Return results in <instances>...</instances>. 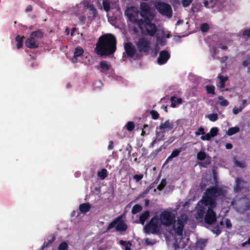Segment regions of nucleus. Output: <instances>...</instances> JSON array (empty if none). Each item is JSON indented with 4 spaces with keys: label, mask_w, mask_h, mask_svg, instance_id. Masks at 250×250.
Returning <instances> with one entry per match:
<instances>
[{
    "label": "nucleus",
    "mask_w": 250,
    "mask_h": 250,
    "mask_svg": "<svg viewBox=\"0 0 250 250\" xmlns=\"http://www.w3.org/2000/svg\"><path fill=\"white\" fill-rule=\"evenodd\" d=\"M156 7L159 12L162 15L170 18L172 16V9L168 4L164 2H158L156 5Z\"/></svg>",
    "instance_id": "obj_11"
},
{
    "label": "nucleus",
    "mask_w": 250,
    "mask_h": 250,
    "mask_svg": "<svg viewBox=\"0 0 250 250\" xmlns=\"http://www.w3.org/2000/svg\"><path fill=\"white\" fill-rule=\"evenodd\" d=\"M84 53L83 49L80 46H77L75 48L74 55L71 59V61L73 64L78 62V58L83 56Z\"/></svg>",
    "instance_id": "obj_16"
},
{
    "label": "nucleus",
    "mask_w": 250,
    "mask_h": 250,
    "mask_svg": "<svg viewBox=\"0 0 250 250\" xmlns=\"http://www.w3.org/2000/svg\"><path fill=\"white\" fill-rule=\"evenodd\" d=\"M250 64V58H249L247 59L246 60H245L243 62V66L246 67L248 66Z\"/></svg>",
    "instance_id": "obj_52"
},
{
    "label": "nucleus",
    "mask_w": 250,
    "mask_h": 250,
    "mask_svg": "<svg viewBox=\"0 0 250 250\" xmlns=\"http://www.w3.org/2000/svg\"><path fill=\"white\" fill-rule=\"evenodd\" d=\"M98 176L101 179H104L107 176V170L103 169L98 172Z\"/></svg>",
    "instance_id": "obj_32"
},
{
    "label": "nucleus",
    "mask_w": 250,
    "mask_h": 250,
    "mask_svg": "<svg viewBox=\"0 0 250 250\" xmlns=\"http://www.w3.org/2000/svg\"><path fill=\"white\" fill-rule=\"evenodd\" d=\"M66 34H68L69 33V29L68 28H66L65 31Z\"/></svg>",
    "instance_id": "obj_64"
},
{
    "label": "nucleus",
    "mask_w": 250,
    "mask_h": 250,
    "mask_svg": "<svg viewBox=\"0 0 250 250\" xmlns=\"http://www.w3.org/2000/svg\"><path fill=\"white\" fill-rule=\"evenodd\" d=\"M206 117L210 121L215 122L218 119V115L216 113H211L206 115Z\"/></svg>",
    "instance_id": "obj_34"
},
{
    "label": "nucleus",
    "mask_w": 250,
    "mask_h": 250,
    "mask_svg": "<svg viewBox=\"0 0 250 250\" xmlns=\"http://www.w3.org/2000/svg\"><path fill=\"white\" fill-rule=\"evenodd\" d=\"M141 13L139 14L137 9L134 7H128L125 12V14L128 20L138 25L140 24L144 18L152 17V12L148 5L146 2H142L140 4Z\"/></svg>",
    "instance_id": "obj_3"
},
{
    "label": "nucleus",
    "mask_w": 250,
    "mask_h": 250,
    "mask_svg": "<svg viewBox=\"0 0 250 250\" xmlns=\"http://www.w3.org/2000/svg\"><path fill=\"white\" fill-rule=\"evenodd\" d=\"M153 18V15L152 13L151 18H144L143 20L139 24V26L142 29L144 33H146L150 36H153L157 31L156 26L150 22V20Z\"/></svg>",
    "instance_id": "obj_7"
},
{
    "label": "nucleus",
    "mask_w": 250,
    "mask_h": 250,
    "mask_svg": "<svg viewBox=\"0 0 250 250\" xmlns=\"http://www.w3.org/2000/svg\"><path fill=\"white\" fill-rule=\"evenodd\" d=\"M206 243H207L206 240L204 239H199L197 241V243H196L197 247L200 249H202L206 246Z\"/></svg>",
    "instance_id": "obj_30"
},
{
    "label": "nucleus",
    "mask_w": 250,
    "mask_h": 250,
    "mask_svg": "<svg viewBox=\"0 0 250 250\" xmlns=\"http://www.w3.org/2000/svg\"><path fill=\"white\" fill-rule=\"evenodd\" d=\"M244 108V106H240L239 107H234L233 108V113L234 115H237L241 112Z\"/></svg>",
    "instance_id": "obj_40"
},
{
    "label": "nucleus",
    "mask_w": 250,
    "mask_h": 250,
    "mask_svg": "<svg viewBox=\"0 0 250 250\" xmlns=\"http://www.w3.org/2000/svg\"><path fill=\"white\" fill-rule=\"evenodd\" d=\"M97 5H98V6H99V8H100V9H102V6H101V4H100V1H98V2H97Z\"/></svg>",
    "instance_id": "obj_63"
},
{
    "label": "nucleus",
    "mask_w": 250,
    "mask_h": 250,
    "mask_svg": "<svg viewBox=\"0 0 250 250\" xmlns=\"http://www.w3.org/2000/svg\"><path fill=\"white\" fill-rule=\"evenodd\" d=\"M116 40L111 34H106L101 36L96 44L95 51L100 56L109 55L116 50Z\"/></svg>",
    "instance_id": "obj_2"
},
{
    "label": "nucleus",
    "mask_w": 250,
    "mask_h": 250,
    "mask_svg": "<svg viewBox=\"0 0 250 250\" xmlns=\"http://www.w3.org/2000/svg\"><path fill=\"white\" fill-rule=\"evenodd\" d=\"M204 5L208 8H213L214 6V3L213 0H205L203 2Z\"/></svg>",
    "instance_id": "obj_29"
},
{
    "label": "nucleus",
    "mask_w": 250,
    "mask_h": 250,
    "mask_svg": "<svg viewBox=\"0 0 250 250\" xmlns=\"http://www.w3.org/2000/svg\"><path fill=\"white\" fill-rule=\"evenodd\" d=\"M188 219L187 215L183 214L177 217L176 219L175 218L171 225L172 230L177 235L180 236V239L182 236L184 227Z\"/></svg>",
    "instance_id": "obj_4"
},
{
    "label": "nucleus",
    "mask_w": 250,
    "mask_h": 250,
    "mask_svg": "<svg viewBox=\"0 0 250 250\" xmlns=\"http://www.w3.org/2000/svg\"><path fill=\"white\" fill-rule=\"evenodd\" d=\"M114 227L116 228V230L120 231H125L127 229L126 224L120 218H118L110 223L107 227V229L109 230Z\"/></svg>",
    "instance_id": "obj_13"
},
{
    "label": "nucleus",
    "mask_w": 250,
    "mask_h": 250,
    "mask_svg": "<svg viewBox=\"0 0 250 250\" xmlns=\"http://www.w3.org/2000/svg\"><path fill=\"white\" fill-rule=\"evenodd\" d=\"M195 135L196 136H199L201 134H205V132H204V129L203 127H200L198 130L197 131L195 132Z\"/></svg>",
    "instance_id": "obj_46"
},
{
    "label": "nucleus",
    "mask_w": 250,
    "mask_h": 250,
    "mask_svg": "<svg viewBox=\"0 0 250 250\" xmlns=\"http://www.w3.org/2000/svg\"><path fill=\"white\" fill-rule=\"evenodd\" d=\"M27 11H30L32 10V7L31 6H29L26 9Z\"/></svg>",
    "instance_id": "obj_62"
},
{
    "label": "nucleus",
    "mask_w": 250,
    "mask_h": 250,
    "mask_svg": "<svg viewBox=\"0 0 250 250\" xmlns=\"http://www.w3.org/2000/svg\"><path fill=\"white\" fill-rule=\"evenodd\" d=\"M152 118L153 119H156L159 117V114L156 111L152 110L150 112Z\"/></svg>",
    "instance_id": "obj_49"
},
{
    "label": "nucleus",
    "mask_w": 250,
    "mask_h": 250,
    "mask_svg": "<svg viewBox=\"0 0 250 250\" xmlns=\"http://www.w3.org/2000/svg\"><path fill=\"white\" fill-rule=\"evenodd\" d=\"M157 31V43L155 48V54H157L160 49L159 44L161 45L165 44L164 39L165 38H168L170 36L168 31H165L163 29H159Z\"/></svg>",
    "instance_id": "obj_10"
},
{
    "label": "nucleus",
    "mask_w": 250,
    "mask_h": 250,
    "mask_svg": "<svg viewBox=\"0 0 250 250\" xmlns=\"http://www.w3.org/2000/svg\"><path fill=\"white\" fill-rule=\"evenodd\" d=\"M68 248V244L65 242H62L58 247V250H67Z\"/></svg>",
    "instance_id": "obj_35"
},
{
    "label": "nucleus",
    "mask_w": 250,
    "mask_h": 250,
    "mask_svg": "<svg viewBox=\"0 0 250 250\" xmlns=\"http://www.w3.org/2000/svg\"><path fill=\"white\" fill-rule=\"evenodd\" d=\"M180 153V150L178 149H176L174 151H173L170 155L168 157V158L167 160V161H169L170 159L174 158L178 155V154Z\"/></svg>",
    "instance_id": "obj_38"
},
{
    "label": "nucleus",
    "mask_w": 250,
    "mask_h": 250,
    "mask_svg": "<svg viewBox=\"0 0 250 250\" xmlns=\"http://www.w3.org/2000/svg\"><path fill=\"white\" fill-rule=\"evenodd\" d=\"M225 224H226V227L228 229L230 228L231 227V223L230 220H229V219H226L225 220Z\"/></svg>",
    "instance_id": "obj_51"
},
{
    "label": "nucleus",
    "mask_w": 250,
    "mask_h": 250,
    "mask_svg": "<svg viewBox=\"0 0 250 250\" xmlns=\"http://www.w3.org/2000/svg\"><path fill=\"white\" fill-rule=\"evenodd\" d=\"M175 216L176 214L174 211L165 210L160 213L158 218L161 225L168 227L171 226L175 218Z\"/></svg>",
    "instance_id": "obj_6"
},
{
    "label": "nucleus",
    "mask_w": 250,
    "mask_h": 250,
    "mask_svg": "<svg viewBox=\"0 0 250 250\" xmlns=\"http://www.w3.org/2000/svg\"><path fill=\"white\" fill-rule=\"evenodd\" d=\"M103 5L104 9L107 12L110 9V4L107 0H103Z\"/></svg>",
    "instance_id": "obj_36"
},
{
    "label": "nucleus",
    "mask_w": 250,
    "mask_h": 250,
    "mask_svg": "<svg viewBox=\"0 0 250 250\" xmlns=\"http://www.w3.org/2000/svg\"><path fill=\"white\" fill-rule=\"evenodd\" d=\"M86 8L88 10V20L90 21H93L98 16V12L93 5L87 4Z\"/></svg>",
    "instance_id": "obj_14"
},
{
    "label": "nucleus",
    "mask_w": 250,
    "mask_h": 250,
    "mask_svg": "<svg viewBox=\"0 0 250 250\" xmlns=\"http://www.w3.org/2000/svg\"><path fill=\"white\" fill-rule=\"evenodd\" d=\"M111 65L107 62L103 61L100 62L99 69L101 72H105L109 70Z\"/></svg>",
    "instance_id": "obj_19"
},
{
    "label": "nucleus",
    "mask_w": 250,
    "mask_h": 250,
    "mask_svg": "<svg viewBox=\"0 0 250 250\" xmlns=\"http://www.w3.org/2000/svg\"><path fill=\"white\" fill-rule=\"evenodd\" d=\"M91 208V205L89 203H83L79 206V210L82 213L88 212Z\"/></svg>",
    "instance_id": "obj_20"
},
{
    "label": "nucleus",
    "mask_w": 250,
    "mask_h": 250,
    "mask_svg": "<svg viewBox=\"0 0 250 250\" xmlns=\"http://www.w3.org/2000/svg\"><path fill=\"white\" fill-rule=\"evenodd\" d=\"M149 215V211H146L140 216V222L142 225H143L145 223V221L148 218Z\"/></svg>",
    "instance_id": "obj_22"
},
{
    "label": "nucleus",
    "mask_w": 250,
    "mask_h": 250,
    "mask_svg": "<svg viewBox=\"0 0 250 250\" xmlns=\"http://www.w3.org/2000/svg\"><path fill=\"white\" fill-rule=\"evenodd\" d=\"M219 47L223 50H226L227 48V47L226 45H220Z\"/></svg>",
    "instance_id": "obj_58"
},
{
    "label": "nucleus",
    "mask_w": 250,
    "mask_h": 250,
    "mask_svg": "<svg viewBox=\"0 0 250 250\" xmlns=\"http://www.w3.org/2000/svg\"><path fill=\"white\" fill-rule=\"evenodd\" d=\"M192 0H183L182 5L184 7H187L190 4Z\"/></svg>",
    "instance_id": "obj_47"
},
{
    "label": "nucleus",
    "mask_w": 250,
    "mask_h": 250,
    "mask_svg": "<svg viewBox=\"0 0 250 250\" xmlns=\"http://www.w3.org/2000/svg\"><path fill=\"white\" fill-rule=\"evenodd\" d=\"M246 102H247V101H246V100H243V101H242V104L241 106H244V108L245 107V105H246Z\"/></svg>",
    "instance_id": "obj_59"
},
{
    "label": "nucleus",
    "mask_w": 250,
    "mask_h": 250,
    "mask_svg": "<svg viewBox=\"0 0 250 250\" xmlns=\"http://www.w3.org/2000/svg\"><path fill=\"white\" fill-rule=\"evenodd\" d=\"M240 131V129L238 126H234L232 127H230L229 129L227 134L229 136H231L237 132H238Z\"/></svg>",
    "instance_id": "obj_23"
},
{
    "label": "nucleus",
    "mask_w": 250,
    "mask_h": 250,
    "mask_svg": "<svg viewBox=\"0 0 250 250\" xmlns=\"http://www.w3.org/2000/svg\"><path fill=\"white\" fill-rule=\"evenodd\" d=\"M234 162L235 165L240 167H245L246 166L245 163L244 161H240L237 160H234Z\"/></svg>",
    "instance_id": "obj_39"
},
{
    "label": "nucleus",
    "mask_w": 250,
    "mask_h": 250,
    "mask_svg": "<svg viewBox=\"0 0 250 250\" xmlns=\"http://www.w3.org/2000/svg\"><path fill=\"white\" fill-rule=\"evenodd\" d=\"M113 148V144L112 142H110V144L108 146V149H112Z\"/></svg>",
    "instance_id": "obj_56"
},
{
    "label": "nucleus",
    "mask_w": 250,
    "mask_h": 250,
    "mask_svg": "<svg viewBox=\"0 0 250 250\" xmlns=\"http://www.w3.org/2000/svg\"><path fill=\"white\" fill-rule=\"evenodd\" d=\"M207 92L208 94H214L215 86L213 85H207L206 86Z\"/></svg>",
    "instance_id": "obj_37"
},
{
    "label": "nucleus",
    "mask_w": 250,
    "mask_h": 250,
    "mask_svg": "<svg viewBox=\"0 0 250 250\" xmlns=\"http://www.w3.org/2000/svg\"><path fill=\"white\" fill-rule=\"evenodd\" d=\"M143 178V174H136L134 175L133 178L136 182H139Z\"/></svg>",
    "instance_id": "obj_48"
},
{
    "label": "nucleus",
    "mask_w": 250,
    "mask_h": 250,
    "mask_svg": "<svg viewBox=\"0 0 250 250\" xmlns=\"http://www.w3.org/2000/svg\"><path fill=\"white\" fill-rule=\"evenodd\" d=\"M242 38L246 40H248L250 39V27L248 29H246L242 31Z\"/></svg>",
    "instance_id": "obj_25"
},
{
    "label": "nucleus",
    "mask_w": 250,
    "mask_h": 250,
    "mask_svg": "<svg viewBox=\"0 0 250 250\" xmlns=\"http://www.w3.org/2000/svg\"><path fill=\"white\" fill-rule=\"evenodd\" d=\"M218 131V128L216 127H214L211 128L210 132L209 133L210 134V135H211L212 137H214L217 135Z\"/></svg>",
    "instance_id": "obj_41"
},
{
    "label": "nucleus",
    "mask_w": 250,
    "mask_h": 250,
    "mask_svg": "<svg viewBox=\"0 0 250 250\" xmlns=\"http://www.w3.org/2000/svg\"><path fill=\"white\" fill-rule=\"evenodd\" d=\"M236 186L234 188L235 191H238L239 189H241L243 187L245 184L244 182L241 179L237 178L236 180Z\"/></svg>",
    "instance_id": "obj_21"
},
{
    "label": "nucleus",
    "mask_w": 250,
    "mask_h": 250,
    "mask_svg": "<svg viewBox=\"0 0 250 250\" xmlns=\"http://www.w3.org/2000/svg\"><path fill=\"white\" fill-rule=\"evenodd\" d=\"M219 104L221 106H227L229 105V103L227 100L224 99L222 96H219L218 97Z\"/></svg>",
    "instance_id": "obj_24"
},
{
    "label": "nucleus",
    "mask_w": 250,
    "mask_h": 250,
    "mask_svg": "<svg viewBox=\"0 0 250 250\" xmlns=\"http://www.w3.org/2000/svg\"><path fill=\"white\" fill-rule=\"evenodd\" d=\"M146 243L147 245H152L154 244L155 242L153 241H151V240L149 239L148 238H147L145 240Z\"/></svg>",
    "instance_id": "obj_53"
},
{
    "label": "nucleus",
    "mask_w": 250,
    "mask_h": 250,
    "mask_svg": "<svg viewBox=\"0 0 250 250\" xmlns=\"http://www.w3.org/2000/svg\"><path fill=\"white\" fill-rule=\"evenodd\" d=\"M228 59V57H224L222 58L221 62H225Z\"/></svg>",
    "instance_id": "obj_57"
},
{
    "label": "nucleus",
    "mask_w": 250,
    "mask_h": 250,
    "mask_svg": "<svg viewBox=\"0 0 250 250\" xmlns=\"http://www.w3.org/2000/svg\"><path fill=\"white\" fill-rule=\"evenodd\" d=\"M120 244L123 246L125 248V250H130L131 243L129 241H124L120 240L119 242Z\"/></svg>",
    "instance_id": "obj_31"
},
{
    "label": "nucleus",
    "mask_w": 250,
    "mask_h": 250,
    "mask_svg": "<svg viewBox=\"0 0 250 250\" xmlns=\"http://www.w3.org/2000/svg\"><path fill=\"white\" fill-rule=\"evenodd\" d=\"M42 33L40 31L33 32L29 38L25 42V45L30 48H35L38 47L39 44L37 41L38 38L42 37Z\"/></svg>",
    "instance_id": "obj_9"
},
{
    "label": "nucleus",
    "mask_w": 250,
    "mask_h": 250,
    "mask_svg": "<svg viewBox=\"0 0 250 250\" xmlns=\"http://www.w3.org/2000/svg\"><path fill=\"white\" fill-rule=\"evenodd\" d=\"M169 57L170 55L167 51L164 50L160 52L158 58V64L161 65L165 63L169 58Z\"/></svg>",
    "instance_id": "obj_18"
},
{
    "label": "nucleus",
    "mask_w": 250,
    "mask_h": 250,
    "mask_svg": "<svg viewBox=\"0 0 250 250\" xmlns=\"http://www.w3.org/2000/svg\"><path fill=\"white\" fill-rule=\"evenodd\" d=\"M232 147V145L231 144H227L226 145V148L227 149H231Z\"/></svg>",
    "instance_id": "obj_55"
},
{
    "label": "nucleus",
    "mask_w": 250,
    "mask_h": 250,
    "mask_svg": "<svg viewBox=\"0 0 250 250\" xmlns=\"http://www.w3.org/2000/svg\"><path fill=\"white\" fill-rule=\"evenodd\" d=\"M134 124L132 122H129L126 125V129L128 131H132L134 128Z\"/></svg>",
    "instance_id": "obj_42"
},
{
    "label": "nucleus",
    "mask_w": 250,
    "mask_h": 250,
    "mask_svg": "<svg viewBox=\"0 0 250 250\" xmlns=\"http://www.w3.org/2000/svg\"><path fill=\"white\" fill-rule=\"evenodd\" d=\"M175 245L178 248H182L184 247V245L183 244H181L180 242L178 243L177 240L176 241Z\"/></svg>",
    "instance_id": "obj_54"
},
{
    "label": "nucleus",
    "mask_w": 250,
    "mask_h": 250,
    "mask_svg": "<svg viewBox=\"0 0 250 250\" xmlns=\"http://www.w3.org/2000/svg\"><path fill=\"white\" fill-rule=\"evenodd\" d=\"M55 240V238L53 237L52 239L47 242H45L43 245V248L48 247L51 243H52Z\"/></svg>",
    "instance_id": "obj_50"
},
{
    "label": "nucleus",
    "mask_w": 250,
    "mask_h": 250,
    "mask_svg": "<svg viewBox=\"0 0 250 250\" xmlns=\"http://www.w3.org/2000/svg\"><path fill=\"white\" fill-rule=\"evenodd\" d=\"M24 37H20L18 36L16 39V42H17V47L18 49L21 48L22 46V42Z\"/></svg>",
    "instance_id": "obj_27"
},
{
    "label": "nucleus",
    "mask_w": 250,
    "mask_h": 250,
    "mask_svg": "<svg viewBox=\"0 0 250 250\" xmlns=\"http://www.w3.org/2000/svg\"><path fill=\"white\" fill-rule=\"evenodd\" d=\"M174 123L170 120H167L160 124L159 127L156 128V139L160 141L164 136V133L166 132L173 131Z\"/></svg>",
    "instance_id": "obj_5"
},
{
    "label": "nucleus",
    "mask_w": 250,
    "mask_h": 250,
    "mask_svg": "<svg viewBox=\"0 0 250 250\" xmlns=\"http://www.w3.org/2000/svg\"><path fill=\"white\" fill-rule=\"evenodd\" d=\"M208 25L207 23L202 24L201 26V30L202 32H207L208 29Z\"/></svg>",
    "instance_id": "obj_45"
},
{
    "label": "nucleus",
    "mask_w": 250,
    "mask_h": 250,
    "mask_svg": "<svg viewBox=\"0 0 250 250\" xmlns=\"http://www.w3.org/2000/svg\"><path fill=\"white\" fill-rule=\"evenodd\" d=\"M136 45L140 52H147L151 49L150 42L145 37L139 39Z\"/></svg>",
    "instance_id": "obj_12"
},
{
    "label": "nucleus",
    "mask_w": 250,
    "mask_h": 250,
    "mask_svg": "<svg viewBox=\"0 0 250 250\" xmlns=\"http://www.w3.org/2000/svg\"><path fill=\"white\" fill-rule=\"evenodd\" d=\"M207 156L206 153L204 151H200L197 154V158L199 160H204Z\"/></svg>",
    "instance_id": "obj_28"
},
{
    "label": "nucleus",
    "mask_w": 250,
    "mask_h": 250,
    "mask_svg": "<svg viewBox=\"0 0 250 250\" xmlns=\"http://www.w3.org/2000/svg\"><path fill=\"white\" fill-rule=\"evenodd\" d=\"M226 189L222 188H212L208 189L202 198L198 202L196 208L195 217L197 219L205 218L208 224L216 221V213L214 210L216 207V198L224 196Z\"/></svg>",
    "instance_id": "obj_1"
},
{
    "label": "nucleus",
    "mask_w": 250,
    "mask_h": 250,
    "mask_svg": "<svg viewBox=\"0 0 250 250\" xmlns=\"http://www.w3.org/2000/svg\"><path fill=\"white\" fill-rule=\"evenodd\" d=\"M167 182L166 179H162L160 184L158 185L157 188L159 190H161L163 189L165 186L166 185Z\"/></svg>",
    "instance_id": "obj_43"
},
{
    "label": "nucleus",
    "mask_w": 250,
    "mask_h": 250,
    "mask_svg": "<svg viewBox=\"0 0 250 250\" xmlns=\"http://www.w3.org/2000/svg\"><path fill=\"white\" fill-rule=\"evenodd\" d=\"M211 138H212L211 135H210L209 133H208L206 134H205V135L201 136V140H204V141H205V140L209 141L211 139Z\"/></svg>",
    "instance_id": "obj_44"
},
{
    "label": "nucleus",
    "mask_w": 250,
    "mask_h": 250,
    "mask_svg": "<svg viewBox=\"0 0 250 250\" xmlns=\"http://www.w3.org/2000/svg\"><path fill=\"white\" fill-rule=\"evenodd\" d=\"M171 105L172 107H175L176 105L181 103L182 100L180 98L176 97H171Z\"/></svg>",
    "instance_id": "obj_26"
},
{
    "label": "nucleus",
    "mask_w": 250,
    "mask_h": 250,
    "mask_svg": "<svg viewBox=\"0 0 250 250\" xmlns=\"http://www.w3.org/2000/svg\"><path fill=\"white\" fill-rule=\"evenodd\" d=\"M161 224L158 216L153 217L144 228V231L146 233H156L159 231Z\"/></svg>",
    "instance_id": "obj_8"
},
{
    "label": "nucleus",
    "mask_w": 250,
    "mask_h": 250,
    "mask_svg": "<svg viewBox=\"0 0 250 250\" xmlns=\"http://www.w3.org/2000/svg\"><path fill=\"white\" fill-rule=\"evenodd\" d=\"M220 229H221V227H219V228L217 230V232H216L217 234H219L220 232V231H221Z\"/></svg>",
    "instance_id": "obj_61"
},
{
    "label": "nucleus",
    "mask_w": 250,
    "mask_h": 250,
    "mask_svg": "<svg viewBox=\"0 0 250 250\" xmlns=\"http://www.w3.org/2000/svg\"><path fill=\"white\" fill-rule=\"evenodd\" d=\"M124 48L125 52L128 56L135 58L138 56L136 54V50L134 46L131 43L127 42L125 43Z\"/></svg>",
    "instance_id": "obj_15"
},
{
    "label": "nucleus",
    "mask_w": 250,
    "mask_h": 250,
    "mask_svg": "<svg viewBox=\"0 0 250 250\" xmlns=\"http://www.w3.org/2000/svg\"><path fill=\"white\" fill-rule=\"evenodd\" d=\"M142 207L139 205H135L132 208L131 212L133 214H136L141 211Z\"/></svg>",
    "instance_id": "obj_33"
},
{
    "label": "nucleus",
    "mask_w": 250,
    "mask_h": 250,
    "mask_svg": "<svg viewBox=\"0 0 250 250\" xmlns=\"http://www.w3.org/2000/svg\"><path fill=\"white\" fill-rule=\"evenodd\" d=\"M75 31H76V28H73L72 29L71 33V35L72 36H73L74 35V32H75Z\"/></svg>",
    "instance_id": "obj_60"
},
{
    "label": "nucleus",
    "mask_w": 250,
    "mask_h": 250,
    "mask_svg": "<svg viewBox=\"0 0 250 250\" xmlns=\"http://www.w3.org/2000/svg\"><path fill=\"white\" fill-rule=\"evenodd\" d=\"M217 79L216 86L220 89V91H223V90L222 89L225 87V83L228 81V77L219 74L218 75Z\"/></svg>",
    "instance_id": "obj_17"
}]
</instances>
